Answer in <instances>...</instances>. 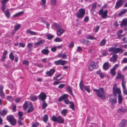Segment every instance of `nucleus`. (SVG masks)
<instances>
[{
	"label": "nucleus",
	"mask_w": 127,
	"mask_h": 127,
	"mask_svg": "<svg viewBox=\"0 0 127 127\" xmlns=\"http://www.w3.org/2000/svg\"><path fill=\"white\" fill-rule=\"evenodd\" d=\"M93 91L96 92L97 95L102 99H104L105 98V93L104 89L102 88H101L98 90L96 89H93Z\"/></svg>",
	"instance_id": "f257e3e1"
},
{
	"label": "nucleus",
	"mask_w": 127,
	"mask_h": 127,
	"mask_svg": "<svg viewBox=\"0 0 127 127\" xmlns=\"http://www.w3.org/2000/svg\"><path fill=\"white\" fill-rule=\"evenodd\" d=\"M109 52H113L115 53H122L124 51L123 49L116 47H111L108 49Z\"/></svg>",
	"instance_id": "f03ea898"
},
{
	"label": "nucleus",
	"mask_w": 127,
	"mask_h": 127,
	"mask_svg": "<svg viewBox=\"0 0 127 127\" xmlns=\"http://www.w3.org/2000/svg\"><path fill=\"white\" fill-rule=\"evenodd\" d=\"M85 13V11L84 9L81 8L79 10L77 13L76 17L79 18H82L84 16Z\"/></svg>",
	"instance_id": "7ed1b4c3"
},
{
	"label": "nucleus",
	"mask_w": 127,
	"mask_h": 127,
	"mask_svg": "<svg viewBox=\"0 0 127 127\" xmlns=\"http://www.w3.org/2000/svg\"><path fill=\"white\" fill-rule=\"evenodd\" d=\"M7 118L11 125H14L15 124L16 120L12 116H7Z\"/></svg>",
	"instance_id": "20e7f679"
},
{
	"label": "nucleus",
	"mask_w": 127,
	"mask_h": 127,
	"mask_svg": "<svg viewBox=\"0 0 127 127\" xmlns=\"http://www.w3.org/2000/svg\"><path fill=\"white\" fill-rule=\"evenodd\" d=\"M103 11V9H101L99 11V15L101 16V17L103 19H105L107 17L108 12L107 10L104 11Z\"/></svg>",
	"instance_id": "39448f33"
},
{
	"label": "nucleus",
	"mask_w": 127,
	"mask_h": 127,
	"mask_svg": "<svg viewBox=\"0 0 127 127\" xmlns=\"http://www.w3.org/2000/svg\"><path fill=\"white\" fill-rule=\"evenodd\" d=\"M124 0H118L116 2L115 8L118 9L121 7L125 3Z\"/></svg>",
	"instance_id": "423d86ee"
},
{
	"label": "nucleus",
	"mask_w": 127,
	"mask_h": 127,
	"mask_svg": "<svg viewBox=\"0 0 127 127\" xmlns=\"http://www.w3.org/2000/svg\"><path fill=\"white\" fill-rule=\"evenodd\" d=\"M109 101L112 105H114L117 102L116 99L113 95H110L109 98Z\"/></svg>",
	"instance_id": "0eeeda50"
},
{
	"label": "nucleus",
	"mask_w": 127,
	"mask_h": 127,
	"mask_svg": "<svg viewBox=\"0 0 127 127\" xmlns=\"http://www.w3.org/2000/svg\"><path fill=\"white\" fill-rule=\"evenodd\" d=\"M46 97V95L43 92H42L39 96V99L42 101H44Z\"/></svg>",
	"instance_id": "6e6552de"
},
{
	"label": "nucleus",
	"mask_w": 127,
	"mask_h": 127,
	"mask_svg": "<svg viewBox=\"0 0 127 127\" xmlns=\"http://www.w3.org/2000/svg\"><path fill=\"white\" fill-rule=\"evenodd\" d=\"M96 63L94 62H92L89 66L88 68L90 71H92L96 67Z\"/></svg>",
	"instance_id": "1a4fd4ad"
},
{
	"label": "nucleus",
	"mask_w": 127,
	"mask_h": 127,
	"mask_svg": "<svg viewBox=\"0 0 127 127\" xmlns=\"http://www.w3.org/2000/svg\"><path fill=\"white\" fill-rule=\"evenodd\" d=\"M64 121V119L60 116L56 117V122L60 123H63Z\"/></svg>",
	"instance_id": "9d476101"
},
{
	"label": "nucleus",
	"mask_w": 127,
	"mask_h": 127,
	"mask_svg": "<svg viewBox=\"0 0 127 127\" xmlns=\"http://www.w3.org/2000/svg\"><path fill=\"white\" fill-rule=\"evenodd\" d=\"M117 58V55L116 54H114L113 55L112 57L110 59V61L114 63L116 61Z\"/></svg>",
	"instance_id": "9b49d317"
},
{
	"label": "nucleus",
	"mask_w": 127,
	"mask_h": 127,
	"mask_svg": "<svg viewBox=\"0 0 127 127\" xmlns=\"http://www.w3.org/2000/svg\"><path fill=\"white\" fill-rule=\"evenodd\" d=\"M127 124V121L125 119L123 120L120 124V127H125Z\"/></svg>",
	"instance_id": "f8f14e48"
},
{
	"label": "nucleus",
	"mask_w": 127,
	"mask_h": 127,
	"mask_svg": "<svg viewBox=\"0 0 127 127\" xmlns=\"http://www.w3.org/2000/svg\"><path fill=\"white\" fill-rule=\"evenodd\" d=\"M31 104L32 103L31 102H30L29 103H28V102L27 101L25 102L23 106V107L25 111H26L27 108H30V106Z\"/></svg>",
	"instance_id": "ddd939ff"
},
{
	"label": "nucleus",
	"mask_w": 127,
	"mask_h": 127,
	"mask_svg": "<svg viewBox=\"0 0 127 127\" xmlns=\"http://www.w3.org/2000/svg\"><path fill=\"white\" fill-rule=\"evenodd\" d=\"M4 86L3 85L0 86V96L2 98H4L5 97V95L3 92V89Z\"/></svg>",
	"instance_id": "4468645a"
},
{
	"label": "nucleus",
	"mask_w": 127,
	"mask_h": 127,
	"mask_svg": "<svg viewBox=\"0 0 127 127\" xmlns=\"http://www.w3.org/2000/svg\"><path fill=\"white\" fill-rule=\"evenodd\" d=\"M55 71V70L54 69H51L50 71H47L46 74L47 76H51L52 75Z\"/></svg>",
	"instance_id": "2eb2a0df"
},
{
	"label": "nucleus",
	"mask_w": 127,
	"mask_h": 127,
	"mask_svg": "<svg viewBox=\"0 0 127 127\" xmlns=\"http://www.w3.org/2000/svg\"><path fill=\"white\" fill-rule=\"evenodd\" d=\"M65 31L64 30L62 29H60L57 30V35L58 36H60Z\"/></svg>",
	"instance_id": "dca6fc26"
},
{
	"label": "nucleus",
	"mask_w": 127,
	"mask_h": 127,
	"mask_svg": "<svg viewBox=\"0 0 127 127\" xmlns=\"http://www.w3.org/2000/svg\"><path fill=\"white\" fill-rule=\"evenodd\" d=\"M114 95L115 96L117 95L116 93L119 95H121V91L119 88H117L116 89L113 91Z\"/></svg>",
	"instance_id": "f3484780"
},
{
	"label": "nucleus",
	"mask_w": 127,
	"mask_h": 127,
	"mask_svg": "<svg viewBox=\"0 0 127 127\" xmlns=\"http://www.w3.org/2000/svg\"><path fill=\"white\" fill-rule=\"evenodd\" d=\"M110 67V64L106 62L104 63L103 66V69L105 70H107Z\"/></svg>",
	"instance_id": "a211bd4d"
},
{
	"label": "nucleus",
	"mask_w": 127,
	"mask_h": 127,
	"mask_svg": "<svg viewBox=\"0 0 127 127\" xmlns=\"http://www.w3.org/2000/svg\"><path fill=\"white\" fill-rule=\"evenodd\" d=\"M46 0H41L40 2V4L42 7L44 9L46 8L45 4L46 3Z\"/></svg>",
	"instance_id": "6ab92c4d"
},
{
	"label": "nucleus",
	"mask_w": 127,
	"mask_h": 127,
	"mask_svg": "<svg viewBox=\"0 0 127 127\" xmlns=\"http://www.w3.org/2000/svg\"><path fill=\"white\" fill-rule=\"evenodd\" d=\"M45 42V41L44 39H42L39 41H38L35 44V46H39L41 44H43Z\"/></svg>",
	"instance_id": "aec40b11"
},
{
	"label": "nucleus",
	"mask_w": 127,
	"mask_h": 127,
	"mask_svg": "<svg viewBox=\"0 0 127 127\" xmlns=\"http://www.w3.org/2000/svg\"><path fill=\"white\" fill-rule=\"evenodd\" d=\"M7 112V110L4 109L3 110L0 111V114L1 116H4L6 114Z\"/></svg>",
	"instance_id": "412c9836"
},
{
	"label": "nucleus",
	"mask_w": 127,
	"mask_h": 127,
	"mask_svg": "<svg viewBox=\"0 0 127 127\" xmlns=\"http://www.w3.org/2000/svg\"><path fill=\"white\" fill-rule=\"evenodd\" d=\"M127 12V9H124L122 11L120 12L118 15V16H121L122 15L126 13Z\"/></svg>",
	"instance_id": "4be33fe9"
},
{
	"label": "nucleus",
	"mask_w": 127,
	"mask_h": 127,
	"mask_svg": "<svg viewBox=\"0 0 127 127\" xmlns=\"http://www.w3.org/2000/svg\"><path fill=\"white\" fill-rule=\"evenodd\" d=\"M96 73L99 74L101 78H103L105 76L104 73L101 72L100 70H98L96 72Z\"/></svg>",
	"instance_id": "5701e85b"
},
{
	"label": "nucleus",
	"mask_w": 127,
	"mask_h": 127,
	"mask_svg": "<svg viewBox=\"0 0 127 127\" xmlns=\"http://www.w3.org/2000/svg\"><path fill=\"white\" fill-rule=\"evenodd\" d=\"M120 25L121 26H122L123 25L125 27H126L127 25V19L125 20L122 21Z\"/></svg>",
	"instance_id": "b1692460"
},
{
	"label": "nucleus",
	"mask_w": 127,
	"mask_h": 127,
	"mask_svg": "<svg viewBox=\"0 0 127 127\" xmlns=\"http://www.w3.org/2000/svg\"><path fill=\"white\" fill-rule=\"evenodd\" d=\"M49 50L47 49H44L41 51V53L45 55H47L49 53Z\"/></svg>",
	"instance_id": "393cba45"
},
{
	"label": "nucleus",
	"mask_w": 127,
	"mask_h": 127,
	"mask_svg": "<svg viewBox=\"0 0 127 127\" xmlns=\"http://www.w3.org/2000/svg\"><path fill=\"white\" fill-rule=\"evenodd\" d=\"M127 111V109L124 108H119L118 111V112L125 113Z\"/></svg>",
	"instance_id": "a878e982"
},
{
	"label": "nucleus",
	"mask_w": 127,
	"mask_h": 127,
	"mask_svg": "<svg viewBox=\"0 0 127 127\" xmlns=\"http://www.w3.org/2000/svg\"><path fill=\"white\" fill-rule=\"evenodd\" d=\"M67 112L68 111L67 110L65 109H64L61 111V113L62 115H63L64 116H65Z\"/></svg>",
	"instance_id": "bb28decb"
},
{
	"label": "nucleus",
	"mask_w": 127,
	"mask_h": 127,
	"mask_svg": "<svg viewBox=\"0 0 127 127\" xmlns=\"http://www.w3.org/2000/svg\"><path fill=\"white\" fill-rule=\"evenodd\" d=\"M86 38L90 40H96L97 38L93 36H91L90 35H88L86 37Z\"/></svg>",
	"instance_id": "cd10ccee"
},
{
	"label": "nucleus",
	"mask_w": 127,
	"mask_h": 127,
	"mask_svg": "<svg viewBox=\"0 0 127 127\" xmlns=\"http://www.w3.org/2000/svg\"><path fill=\"white\" fill-rule=\"evenodd\" d=\"M123 93L125 95H127V90L126 89V86H122Z\"/></svg>",
	"instance_id": "c85d7f7f"
},
{
	"label": "nucleus",
	"mask_w": 127,
	"mask_h": 127,
	"mask_svg": "<svg viewBox=\"0 0 127 127\" xmlns=\"http://www.w3.org/2000/svg\"><path fill=\"white\" fill-rule=\"evenodd\" d=\"M97 4V2H95L93 3L92 4V6L91 8V10L92 11H93L96 8V5Z\"/></svg>",
	"instance_id": "c756f323"
},
{
	"label": "nucleus",
	"mask_w": 127,
	"mask_h": 127,
	"mask_svg": "<svg viewBox=\"0 0 127 127\" xmlns=\"http://www.w3.org/2000/svg\"><path fill=\"white\" fill-rule=\"evenodd\" d=\"M30 106V108H29V109L27 111V112L28 113H30L33 111V106L32 104H31Z\"/></svg>",
	"instance_id": "7c9ffc66"
},
{
	"label": "nucleus",
	"mask_w": 127,
	"mask_h": 127,
	"mask_svg": "<svg viewBox=\"0 0 127 127\" xmlns=\"http://www.w3.org/2000/svg\"><path fill=\"white\" fill-rule=\"evenodd\" d=\"M106 42V40L105 39H103L100 42L99 45L101 46H103L105 45Z\"/></svg>",
	"instance_id": "2f4dec72"
},
{
	"label": "nucleus",
	"mask_w": 127,
	"mask_h": 127,
	"mask_svg": "<svg viewBox=\"0 0 127 127\" xmlns=\"http://www.w3.org/2000/svg\"><path fill=\"white\" fill-rule=\"evenodd\" d=\"M7 50L4 51L1 60L2 61H3L6 57V55L7 54Z\"/></svg>",
	"instance_id": "473e14b6"
},
{
	"label": "nucleus",
	"mask_w": 127,
	"mask_h": 127,
	"mask_svg": "<svg viewBox=\"0 0 127 127\" xmlns=\"http://www.w3.org/2000/svg\"><path fill=\"white\" fill-rule=\"evenodd\" d=\"M123 97L121 95H118V102L119 103H121L122 101Z\"/></svg>",
	"instance_id": "72a5a7b5"
},
{
	"label": "nucleus",
	"mask_w": 127,
	"mask_h": 127,
	"mask_svg": "<svg viewBox=\"0 0 127 127\" xmlns=\"http://www.w3.org/2000/svg\"><path fill=\"white\" fill-rule=\"evenodd\" d=\"M20 27V25L19 24H16L14 26V29L15 31L18 30Z\"/></svg>",
	"instance_id": "f704fd0d"
},
{
	"label": "nucleus",
	"mask_w": 127,
	"mask_h": 127,
	"mask_svg": "<svg viewBox=\"0 0 127 127\" xmlns=\"http://www.w3.org/2000/svg\"><path fill=\"white\" fill-rule=\"evenodd\" d=\"M7 18H9L10 15V13L9 11L8 10H6V11L3 12Z\"/></svg>",
	"instance_id": "c9c22d12"
},
{
	"label": "nucleus",
	"mask_w": 127,
	"mask_h": 127,
	"mask_svg": "<svg viewBox=\"0 0 127 127\" xmlns=\"http://www.w3.org/2000/svg\"><path fill=\"white\" fill-rule=\"evenodd\" d=\"M27 32L32 35H35L36 34V32L32 31L29 30H28L27 31Z\"/></svg>",
	"instance_id": "e433bc0d"
},
{
	"label": "nucleus",
	"mask_w": 127,
	"mask_h": 127,
	"mask_svg": "<svg viewBox=\"0 0 127 127\" xmlns=\"http://www.w3.org/2000/svg\"><path fill=\"white\" fill-rule=\"evenodd\" d=\"M31 100L33 101H34L37 99V97L36 96H30Z\"/></svg>",
	"instance_id": "4c0bfd02"
},
{
	"label": "nucleus",
	"mask_w": 127,
	"mask_h": 127,
	"mask_svg": "<svg viewBox=\"0 0 127 127\" xmlns=\"http://www.w3.org/2000/svg\"><path fill=\"white\" fill-rule=\"evenodd\" d=\"M80 87L81 89L83 90V88L85 86H84L83 84V81H81L79 84Z\"/></svg>",
	"instance_id": "58836bf2"
},
{
	"label": "nucleus",
	"mask_w": 127,
	"mask_h": 127,
	"mask_svg": "<svg viewBox=\"0 0 127 127\" xmlns=\"http://www.w3.org/2000/svg\"><path fill=\"white\" fill-rule=\"evenodd\" d=\"M66 89L67 91L71 93L72 95L73 96L74 95L72 93V90L70 87V86H69L68 87H67Z\"/></svg>",
	"instance_id": "ea45409f"
},
{
	"label": "nucleus",
	"mask_w": 127,
	"mask_h": 127,
	"mask_svg": "<svg viewBox=\"0 0 127 127\" xmlns=\"http://www.w3.org/2000/svg\"><path fill=\"white\" fill-rule=\"evenodd\" d=\"M124 76L122 74L118 73L116 78L117 79H121Z\"/></svg>",
	"instance_id": "a19ab883"
},
{
	"label": "nucleus",
	"mask_w": 127,
	"mask_h": 127,
	"mask_svg": "<svg viewBox=\"0 0 127 127\" xmlns=\"http://www.w3.org/2000/svg\"><path fill=\"white\" fill-rule=\"evenodd\" d=\"M125 77L124 76L121 78L122 79V86H125L126 84V82L125 81Z\"/></svg>",
	"instance_id": "79ce46f5"
},
{
	"label": "nucleus",
	"mask_w": 127,
	"mask_h": 127,
	"mask_svg": "<svg viewBox=\"0 0 127 127\" xmlns=\"http://www.w3.org/2000/svg\"><path fill=\"white\" fill-rule=\"evenodd\" d=\"M48 119V116L47 115H44L43 118V120L44 122H46Z\"/></svg>",
	"instance_id": "37998d69"
},
{
	"label": "nucleus",
	"mask_w": 127,
	"mask_h": 127,
	"mask_svg": "<svg viewBox=\"0 0 127 127\" xmlns=\"http://www.w3.org/2000/svg\"><path fill=\"white\" fill-rule=\"evenodd\" d=\"M47 106V104L45 101H43L42 102V108L43 109L46 108Z\"/></svg>",
	"instance_id": "c03bdc74"
},
{
	"label": "nucleus",
	"mask_w": 127,
	"mask_h": 127,
	"mask_svg": "<svg viewBox=\"0 0 127 127\" xmlns=\"http://www.w3.org/2000/svg\"><path fill=\"white\" fill-rule=\"evenodd\" d=\"M9 58L12 61L14 59V56L12 53H11L9 55Z\"/></svg>",
	"instance_id": "a18cd8bd"
},
{
	"label": "nucleus",
	"mask_w": 127,
	"mask_h": 127,
	"mask_svg": "<svg viewBox=\"0 0 127 127\" xmlns=\"http://www.w3.org/2000/svg\"><path fill=\"white\" fill-rule=\"evenodd\" d=\"M115 70L114 68H112L111 69L110 73L112 75H115L116 74V73L115 72Z\"/></svg>",
	"instance_id": "49530a36"
},
{
	"label": "nucleus",
	"mask_w": 127,
	"mask_h": 127,
	"mask_svg": "<svg viewBox=\"0 0 127 127\" xmlns=\"http://www.w3.org/2000/svg\"><path fill=\"white\" fill-rule=\"evenodd\" d=\"M70 108L73 110H74L75 109V107L74 104V103L71 102L70 103Z\"/></svg>",
	"instance_id": "de8ad7c7"
},
{
	"label": "nucleus",
	"mask_w": 127,
	"mask_h": 127,
	"mask_svg": "<svg viewBox=\"0 0 127 127\" xmlns=\"http://www.w3.org/2000/svg\"><path fill=\"white\" fill-rule=\"evenodd\" d=\"M27 46L28 47L29 50H31V48L32 47V44L31 43H29L28 44Z\"/></svg>",
	"instance_id": "09e8293b"
},
{
	"label": "nucleus",
	"mask_w": 127,
	"mask_h": 127,
	"mask_svg": "<svg viewBox=\"0 0 127 127\" xmlns=\"http://www.w3.org/2000/svg\"><path fill=\"white\" fill-rule=\"evenodd\" d=\"M62 75L61 74H59L56 76V80H58L59 81H60V80L62 79L63 77H62L60 78V79H58V78L59 77H60Z\"/></svg>",
	"instance_id": "8fccbe9b"
},
{
	"label": "nucleus",
	"mask_w": 127,
	"mask_h": 127,
	"mask_svg": "<svg viewBox=\"0 0 127 127\" xmlns=\"http://www.w3.org/2000/svg\"><path fill=\"white\" fill-rule=\"evenodd\" d=\"M46 36L47 38L49 39H51L53 37V36L50 34H48Z\"/></svg>",
	"instance_id": "3c124183"
},
{
	"label": "nucleus",
	"mask_w": 127,
	"mask_h": 127,
	"mask_svg": "<svg viewBox=\"0 0 127 127\" xmlns=\"http://www.w3.org/2000/svg\"><path fill=\"white\" fill-rule=\"evenodd\" d=\"M67 63V62L65 61H62V60H61V65H64L65 64Z\"/></svg>",
	"instance_id": "603ef678"
},
{
	"label": "nucleus",
	"mask_w": 127,
	"mask_h": 127,
	"mask_svg": "<svg viewBox=\"0 0 127 127\" xmlns=\"http://www.w3.org/2000/svg\"><path fill=\"white\" fill-rule=\"evenodd\" d=\"M80 42L84 44H86V39H82L80 40Z\"/></svg>",
	"instance_id": "864d4df0"
},
{
	"label": "nucleus",
	"mask_w": 127,
	"mask_h": 127,
	"mask_svg": "<svg viewBox=\"0 0 127 127\" xmlns=\"http://www.w3.org/2000/svg\"><path fill=\"white\" fill-rule=\"evenodd\" d=\"M68 95L67 94H64L63 96H61L63 99H65L68 97Z\"/></svg>",
	"instance_id": "5fc2aeb1"
},
{
	"label": "nucleus",
	"mask_w": 127,
	"mask_h": 127,
	"mask_svg": "<svg viewBox=\"0 0 127 127\" xmlns=\"http://www.w3.org/2000/svg\"><path fill=\"white\" fill-rule=\"evenodd\" d=\"M84 88L89 93H90V90L86 86H85L84 87Z\"/></svg>",
	"instance_id": "6e6d98bb"
},
{
	"label": "nucleus",
	"mask_w": 127,
	"mask_h": 127,
	"mask_svg": "<svg viewBox=\"0 0 127 127\" xmlns=\"http://www.w3.org/2000/svg\"><path fill=\"white\" fill-rule=\"evenodd\" d=\"M38 125V123H33L32 125V127H37Z\"/></svg>",
	"instance_id": "4d7b16f0"
},
{
	"label": "nucleus",
	"mask_w": 127,
	"mask_h": 127,
	"mask_svg": "<svg viewBox=\"0 0 127 127\" xmlns=\"http://www.w3.org/2000/svg\"><path fill=\"white\" fill-rule=\"evenodd\" d=\"M23 64L28 65L29 64V62L27 60H25L23 61Z\"/></svg>",
	"instance_id": "13d9d810"
},
{
	"label": "nucleus",
	"mask_w": 127,
	"mask_h": 127,
	"mask_svg": "<svg viewBox=\"0 0 127 127\" xmlns=\"http://www.w3.org/2000/svg\"><path fill=\"white\" fill-rule=\"evenodd\" d=\"M117 84H114L113 85V91H115V90L116 89H117Z\"/></svg>",
	"instance_id": "bf43d9fd"
},
{
	"label": "nucleus",
	"mask_w": 127,
	"mask_h": 127,
	"mask_svg": "<svg viewBox=\"0 0 127 127\" xmlns=\"http://www.w3.org/2000/svg\"><path fill=\"white\" fill-rule=\"evenodd\" d=\"M61 60H60L56 61V65H59L61 64Z\"/></svg>",
	"instance_id": "052dcab7"
},
{
	"label": "nucleus",
	"mask_w": 127,
	"mask_h": 127,
	"mask_svg": "<svg viewBox=\"0 0 127 127\" xmlns=\"http://www.w3.org/2000/svg\"><path fill=\"white\" fill-rule=\"evenodd\" d=\"M61 27L62 26L61 25H58L56 24V29H57V30L61 29Z\"/></svg>",
	"instance_id": "680f3d73"
},
{
	"label": "nucleus",
	"mask_w": 127,
	"mask_h": 127,
	"mask_svg": "<svg viewBox=\"0 0 127 127\" xmlns=\"http://www.w3.org/2000/svg\"><path fill=\"white\" fill-rule=\"evenodd\" d=\"M55 2L56 0H51V4L52 5H55Z\"/></svg>",
	"instance_id": "e2e57ef3"
},
{
	"label": "nucleus",
	"mask_w": 127,
	"mask_h": 127,
	"mask_svg": "<svg viewBox=\"0 0 127 127\" xmlns=\"http://www.w3.org/2000/svg\"><path fill=\"white\" fill-rule=\"evenodd\" d=\"M64 86L65 84H61L58 86V87L59 88H62L64 87Z\"/></svg>",
	"instance_id": "0e129e2a"
},
{
	"label": "nucleus",
	"mask_w": 127,
	"mask_h": 127,
	"mask_svg": "<svg viewBox=\"0 0 127 127\" xmlns=\"http://www.w3.org/2000/svg\"><path fill=\"white\" fill-rule=\"evenodd\" d=\"M19 45L20 47H24L25 46V44L22 42H20L19 43Z\"/></svg>",
	"instance_id": "69168bd1"
},
{
	"label": "nucleus",
	"mask_w": 127,
	"mask_h": 127,
	"mask_svg": "<svg viewBox=\"0 0 127 127\" xmlns=\"http://www.w3.org/2000/svg\"><path fill=\"white\" fill-rule=\"evenodd\" d=\"M64 102L66 104H68L71 102L69 101L68 100L66 99L64 100Z\"/></svg>",
	"instance_id": "338daca9"
},
{
	"label": "nucleus",
	"mask_w": 127,
	"mask_h": 127,
	"mask_svg": "<svg viewBox=\"0 0 127 127\" xmlns=\"http://www.w3.org/2000/svg\"><path fill=\"white\" fill-rule=\"evenodd\" d=\"M123 41L124 43H127V37H125L123 39Z\"/></svg>",
	"instance_id": "774afa93"
}]
</instances>
